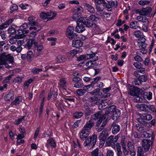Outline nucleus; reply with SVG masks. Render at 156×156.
<instances>
[{
  "label": "nucleus",
  "instance_id": "10",
  "mask_svg": "<svg viewBox=\"0 0 156 156\" xmlns=\"http://www.w3.org/2000/svg\"><path fill=\"white\" fill-rule=\"evenodd\" d=\"M37 42L33 38L29 40L27 42L25 45V47L28 49H30L32 45L33 44L36 45L37 44Z\"/></svg>",
  "mask_w": 156,
  "mask_h": 156
},
{
  "label": "nucleus",
  "instance_id": "29",
  "mask_svg": "<svg viewBox=\"0 0 156 156\" xmlns=\"http://www.w3.org/2000/svg\"><path fill=\"white\" fill-rule=\"evenodd\" d=\"M22 30L21 29H19L16 32L15 34L17 37V38H21L24 37L23 30Z\"/></svg>",
  "mask_w": 156,
  "mask_h": 156
},
{
  "label": "nucleus",
  "instance_id": "17",
  "mask_svg": "<svg viewBox=\"0 0 156 156\" xmlns=\"http://www.w3.org/2000/svg\"><path fill=\"white\" fill-rule=\"evenodd\" d=\"M117 109H116V107L114 105H112L107 108L105 110V113L103 117L107 115L108 114L111 113L112 112H113Z\"/></svg>",
  "mask_w": 156,
  "mask_h": 156
},
{
  "label": "nucleus",
  "instance_id": "27",
  "mask_svg": "<svg viewBox=\"0 0 156 156\" xmlns=\"http://www.w3.org/2000/svg\"><path fill=\"white\" fill-rule=\"evenodd\" d=\"M22 99L21 96L17 97L15 99L14 101L12 102L11 105H18L22 102Z\"/></svg>",
  "mask_w": 156,
  "mask_h": 156
},
{
  "label": "nucleus",
  "instance_id": "26",
  "mask_svg": "<svg viewBox=\"0 0 156 156\" xmlns=\"http://www.w3.org/2000/svg\"><path fill=\"white\" fill-rule=\"evenodd\" d=\"M114 144L113 141V136H111L107 139L105 145L107 146H110L111 145H113Z\"/></svg>",
  "mask_w": 156,
  "mask_h": 156
},
{
  "label": "nucleus",
  "instance_id": "46",
  "mask_svg": "<svg viewBox=\"0 0 156 156\" xmlns=\"http://www.w3.org/2000/svg\"><path fill=\"white\" fill-rule=\"evenodd\" d=\"M34 81V80L31 78L29 79L28 80H27L25 81L24 83L23 86L25 87H28L29 85L32 83Z\"/></svg>",
  "mask_w": 156,
  "mask_h": 156
},
{
  "label": "nucleus",
  "instance_id": "62",
  "mask_svg": "<svg viewBox=\"0 0 156 156\" xmlns=\"http://www.w3.org/2000/svg\"><path fill=\"white\" fill-rule=\"evenodd\" d=\"M80 14H79L78 13H76L73 15L72 18L75 20H78L80 18Z\"/></svg>",
  "mask_w": 156,
  "mask_h": 156
},
{
  "label": "nucleus",
  "instance_id": "14",
  "mask_svg": "<svg viewBox=\"0 0 156 156\" xmlns=\"http://www.w3.org/2000/svg\"><path fill=\"white\" fill-rule=\"evenodd\" d=\"M152 11V9L150 7L143 8L142 9V15L150 16Z\"/></svg>",
  "mask_w": 156,
  "mask_h": 156
},
{
  "label": "nucleus",
  "instance_id": "58",
  "mask_svg": "<svg viewBox=\"0 0 156 156\" xmlns=\"http://www.w3.org/2000/svg\"><path fill=\"white\" fill-rule=\"evenodd\" d=\"M132 84L135 85H140L141 84V82L138 78L136 80L133 81L132 82Z\"/></svg>",
  "mask_w": 156,
  "mask_h": 156
},
{
  "label": "nucleus",
  "instance_id": "48",
  "mask_svg": "<svg viewBox=\"0 0 156 156\" xmlns=\"http://www.w3.org/2000/svg\"><path fill=\"white\" fill-rule=\"evenodd\" d=\"M148 112L149 111L150 112H154L155 107L153 105H147Z\"/></svg>",
  "mask_w": 156,
  "mask_h": 156
},
{
  "label": "nucleus",
  "instance_id": "50",
  "mask_svg": "<svg viewBox=\"0 0 156 156\" xmlns=\"http://www.w3.org/2000/svg\"><path fill=\"white\" fill-rule=\"evenodd\" d=\"M13 74H11L10 75H9L7 77L5 78L4 80L3 81V83H8L9 82V81L10 80L11 78L13 76Z\"/></svg>",
  "mask_w": 156,
  "mask_h": 156
},
{
  "label": "nucleus",
  "instance_id": "59",
  "mask_svg": "<svg viewBox=\"0 0 156 156\" xmlns=\"http://www.w3.org/2000/svg\"><path fill=\"white\" fill-rule=\"evenodd\" d=\"M135 97H136L134 99L135 102L140 103L142 102L143 100L142 98L139 96V95Z\"/></svg>",
  "mask_w": 156,
  "mask_h": 156
},
{
  "label": "nucleus",
  "instance_id": "54",
  "mask_svg": "<svg viewBox=\"0 0 156 156\" xmlns=\"http://www.w3.org/2000/svg\"><path fill=\"white\" fill-rule=\"evenodd\" d=\"M33 57V52L31 51H29L27 54V58L28 61L30 62L31 61V59Z\"/></svg>",
  "mask_w": 156,
  "mask_h": 156
},
{
  "label": "nucleus",
  "instance_id": "47",
  "mask_svg": "<svg viewBox=\"0 0 156 156\" xmlns=\"http://www.w3.org/2000/svg\"><path fill=\"white\" fill-rule=\"evenodd\" d=\"M18 9V7L17 5L15 4H12L10 8V13H12L14 11L17 10Z\"/></svg>",
  "mask_w": 156,
  "mask_h": 156
},
{
  "label": "nucleus",
  "instance_id": "4",
  "mask_svg": "<svg viewBox=\"0 0 156 156\" xmlns=\"http://www.w3.org/2000/svg\"><path fill=\"white\" fill-rule=\"evenodd\" d=\"M41 29V26L31 27L29 28L30 30L29 36L31 37H34L36 36L37 33Z\"/></svg>",
  "mask_w": 156,
  "mask_h": 156
},
{
  "label": "nucleus",
  "instance_id": "1",
  "mask_svg": "<svg viewBox=\"0 0 156 156\" xmlns=\"http://www.w3.org/2000/svg\"><path fill=\"white\" fill-rule=\"evenodd\" d=\"M97 136L95 134L93 135L87 139L84 142L83 145L85 146H88L90 148L94 147L96 144L97 140Z\"/></svg>",
  "mask_w": 156,
  "mask_h": 156
},
{
  "label": "nucleus",
  "instance_id": "55",
  "mask_svg": "<svg viewBox=\"0 0 156 156\" xmlns=\"http://www.w3.org/2000/svg\"><path fill=\"white\" fill-rule=\"evenodd\" d=\"M108 4L110 6V8H111L112 7H116L117 5V3L116 1H110L108 2Z\"/></svg>",
  "mask_w": 156,
  "mask_h": 156
},
{
  "label": "nucleus",
  "instance_id": "60",
  "mask_svg": "<svg viewBox=\"0 0 156 156\" xmlns=\"http://www.w3.org/2000/svg\"><path fill=\"white\" fill-rule=\"evenodd\" d=\"M24 116H23L22 118H20L17 120H16L14 122V124L15 125H18L20 124L22 121L24 119Z\"/></svg>",
  "mask_w": 156,
  "mask_h": 156
},
{
  "label": "nucleus",
  "instance_id": "42",
  "mask_svg": "<svg viewBox=\"0 0 156 156\" xmlns=\"http://www.w3.org/2000/svg\"><path fill=\"white\" fill-rule=\"evenodd\" d=\"M93 61H92V59H91L90 61L89 62H88L86 64V66L87 67V69H88L91 68H92L94 67V63L92 62Z\"/></svg>",
  "mask_w": 156,
  "mask_h": 156
},
{
  "label": "nucleus",
  "instance_id": "12",
  "mask_svg": "<svg viewBox=\"0 0 156 156\" xmlns=\"http://www.w3.org/2000/svg\"><path fill=\"white\" fill-rule=\"evenodd\" d=\"M85 28L83 26V23L82 22L77 23V25L75 28V31L77 33H80L85 30Z\"/></svg>",
  "mask_w": 156,
  "mask_h": 156
},
{
  "label": "nucleus",
  "instance_id": "49",
  "mask_svg": "<svg viewBox=\"0 0 156 156\" xmlns=\"http://www.w3.org/2000/svg\"><path fill=\"white\" fill-rule=\"evenodd\" d=\"M134 34L136 37L140 38L142 37V33L140 30H136L134 32Z\"/></svg>",
  "mask_w": 156,
  "mask_h": 156
},
{
  "label": "nucleus",
  "instance_id": "40",
  "mask_svg": "<svg viewBox=\"0 0 156 156\" xmlns=\"http://www.w3.org/2000/svg\"><path fill=\"white\" fill-rule=\"evenodd\" d=\"M60 85L62 87L65 88L66 87V82L64 78L61 79L59 80Z\"/></svg>",
  "mask_w": 156,
  "mask_h": 156
},
{
  "label": "nucleus",
  "instance_id": "8",
  "mask_svg": "<svg viewBox=\"0 0 156 156\" xmlns=\"http://www.w3.org/2000/svg\"><path fill=\"white\" fill-rule=\"evenodd\" d=\"M97 3L96 7L97 9L100 11H102L105 9L104 0H94Z\"/></svg>",
  "mask_w": 156,
  "mask_h": 156
},
{
  "label": "nucleus",
  "instance_id": "11",
  "mask_svg": "<svg viewBox=\"0 0 156 156\" xmlns=\"http://www.w3.org/2000/svg\"><path fill=\"white\" fill-rule=\"evenodd\" d=\"M90 105L87 102L85 103L83 106L85 110L84 112L86 116H88L90 115L91 113V111L89 108Z\"/></svg>",
  "mask_w": 156,
  "mask_h": 156
},
{
  "label": "nucleus",
  "instance_id": "61",
  "mask_svg": "<svg viewBox=\"0 0 156 156\" xmlns=\"http://www.w3.org/2000/svg\"><path fill=\"white\" fill-rule=\"evenodd\" d=\"M107 135L100 134L99 136V140L105 141L106 139Z\"/></svg>",
  "mask_w": 156,
  "mask_h": 156
},
{
  "label": "nucleus",
  "instance_id": "16",
  "mask_svg": "<svg viewBox=\"0 0 156 156\" xmlns=\"http://www.w3.org/2000/svg\"><path fill=\"white\" fill-rule=\"evenodd\" d=\"M46 145L47 147L50 146L53 148H55L56 146V144L53 138L51 137L47 140Z\"/></svg>",
  "mask_w": 156,
  "mask_h": 156
},
{
  "label": "nucleus",
  "instance_id": "24",
  "mask_svg": "<svg viewBox=\"0 0 156 156\" xmlns=\"http://www.w3.org/2000/svg\"><path fill=\"white\" fill-rule=\"evenodd\" d=\"M84 5L88 11L90 13H93L95 12V10L94 9L92 5L87 3H85Z\"/></svg>",
  "mask_w": 156,
  "mask_h": 156
},
{
  "label": "nucleus",
  "instance_id": "33",
  "mask_svg": "<svg viewBox=\"0 0 156 156\" xmlns=\"http://www.w3.org/2000/svg\"><path fill=\"white\" fill-rule=\"evenodd\" d=\"M143 98L145 99H147L148 100H150L152 98V93L149 92L148 93L145 92L144 93Z\"/></svg>",
  "mask_w": 156,
  "mask_h": 156
},
{
  "label": "nucleus",
  "instance_id": "15",
  "mask_svg": "<svg viewBox=\"0 0 156 156\" xmlns=\"http://www.w3.org/2000/svg\"><path fill=\"white\" fill-rule=\"evenodd\" d=\"M28 25L31 27L41 26L39 25L38 23L35 21V18L34 16H30L28 17Z\"/></svg>",
  "mask_w": 156,
  "mask_h": 156
},
{
  "label": "nucleus",
  "instance_id": "6",
  "mask_svg": "<svg viewBox=\"0 0 156 156\" xmlns=\"http://www.w3.org/2000/svg\"><path fill=\"white\" fill-rule=\"evenodd\" d=\"M81 18V20L82 21V22L83 23V25H85L86 27H90L93 26L94 27H97L96 24L93 23L91 21L86 17H82Z\"/></svg>",
  "mask_w": 156,
  "mask_h": 156
},
{
  "label": "nucleus",
  "instance_id": "34",
  "mask_svg": "<svg viewBox=\"0 0 156 156\" xmlns=\"http://www.w3.org/2000/svg\"><path fill=\"white\" fill-rule=\"evenodd\" d=\"M116 150L117 151V155L118 156H122V152L121 150V147L119 143H117L116 145Z\"/></svg>",
  "mask_w": 156,
  "mask_h": 156
},
{
  "label": "nucleus",
  "instance_id": "51",
  "mask_svg": "<svg viewBox=\"0 0 156 156\" xmlns=\"http://www.w3.org/2000/svg\"><path fill=\"white\" fill-rule=\"evenodd\" d=\"M83 84L81 81L76 83L74 85V87L76 88H79L83 87Z\"/></svg>",
  "mask_w": 156,
  "mask_h": 156
},
{
  "label": "nucleus",
  "instance_id": "30",
  "mask_svg": "<svg viewBox=\"0 0 156 156\" xmlns=\"http://www.w3.org/2000/svg\"><path fill=\"white\" fill-rule=\"evenodd\" d=\"M90 94L93 95H101L102 93L100 91V90L98 88L96 89L91 92Z\"/></svg>",
  "mask_w": 156,
  "mask_h": 156
},
{
  "label": "nucleus",
  "instance_id": "36",
  "mask_svg": "<svg viewBox=\"0 0 156 156\" xmlns=\"http://www.w3.org/2000/svg\"><path fill=\"white\" fill-rule=\"evenodd\" d=\"M138 23L137 21H134L131 22L129 24V27L131 28L136 29L138 27Z\"/></svg>",
  "mask_w": 156,
  "mask_h": 156
},
{
  "label": "nucleus",
  "instance_id": "18",
  "mask_svg": "<svg viewBox=\"0 0 156 156\" xmlns=\"http://www.w3.org/2000/svg\"><path fill=\"white\" fill-rule=\"evenodd\" d=\"M83 44V42L80 40H74L72 41V45L73 47L78 48L81 47Z\"/></svg>",
  "mask_w": 156,
  "mask_h": 156
},
{
  "label": "nucleus",
  "instance_id": "39",
  "mask_svg": "<svg viewBox=\"0 0 156 156\" xmlns=\"http://www.w3.org/2000/svg\"><path fill=\"white\" fill-rule=\"evenodd\" d=\"M86 90L85 89H79L77 90L76 93L80 96L83 95L86 92Z\"/></svg>",
  "mask_w": 156,
  "mask_h": 156
},
{
  "label": "nucleus",
  "instance_id": "9",
  "mask_svg": "<svg viewBox=\"0 0 156 156\" xmlns=\"http://www.w3.org/2000/svg\"><path fill=\"white\" fill-rule=\"evenodd\" d=\"M89 135V131L87 129L83 128L80 134V138L82 140H84Z\"/></svg>",
  "mask_w": 156,
  "mask_h": 156
},
{
  "label": "nucleus",
  "instance_id": "53",
  "mask_svg": "<svg viewBox=\"0 0 156 156\" xmlns=\"http://www.w3.org/2000/svg\"><path fill=\"white\" fill-rule=\"evenodd\" d=\"M98 108V109L100 110L104 109H106V108H107L105 103L103 102L99 104Z\"/></svg>",
  "mask_w": 156,
  "mask_h": 156
},
{
  "label": "nucleus",
  "instance_id": "32",
  "mask_svg": "<svg viewBox=\"0 0 156 156\" xmlns=\"http://www.w3.org/2000/svg\"><path fill=\"white\" fill-rule=\"evenodd\" d=\"M138 108L141 111L145 112H148L147 105L145 104H142L139 105Z\"/></svg>",
  "mask_w": 156,
  "mask_h": 156
},
{
  "label": "nucleus",
  "instance_id": "41",
  "mask_svg": "<svg viewBox=\"0 0 156 156\" xmlns=\"http://www.w3.org/2000/svg\"><path fill=\"white\" fill-rule=\"evenodd\" d=\"M137 155H145L144 154V152H146L144 151V150L141 147H139L137 148Z\"/></svg>",
  "mask_w": 156,
  "mask_h": 156
},
{
  "label": "nucleus",
  "instance_id": "13",
  "mask_svg": "<svg viewBox=\"0 0 156 156\" xmlns=\"http://www.w3.org/2000/svg\"><path fill=\"white\" fill-rule=\"evenodd\" d=\"M102 115L101 111H99L96 112L95 114L92 115L91 116V118L92 120H96L98 119H101L104 118V119H105L106 117Z\"/></svg>",
  "mask_w": 156,
  "mask_h": 156
},
{
  "label": "nucleus",
  "instance_id": "25",
  "mask_svg": "<svg viewBox=\"0 0 156 156\" xmlns=\"http://www.w3.org/2000/svg\"><path fill=\"white\" fill-rule=\"evenodd\" d=\"M46 14L48 20H51L53 19L57 15L56 12L52 11L47 12Z\"/></svg>",
  "mask_w": 156,
  "mask_h": 156
},
{
  "label": "nucleus",
  "instance_id": "44",
  "mask_svg": "<svg viewBox=\"0 0 156 156\" xmlns=\"http://www.w3.org/2000/svg\"><path fill=\"white\" fill-rule=\"evenodd\" d=\"M138 79L142 82H145L147 80V76L146 75H142L140 76Z\"/></svg>",
  "mask_w": 156,
  "mask_h": 156
},
{
  "label": "nucleus",
  "instance_id": "57",
  "mask_svg": "<svg viewBox=\"0 0 156 156\" xmlns=\"http://www.w3.org/2000/svg\"><path fill=\"white\" fill-rule=\"evenodd\" d=\"M6 63V62L3 58V56L2 55L0 57V65H5Z\"/></svg>",
  "mask_w": 156,
  "mask_h": 156
},
{
  "label": "nucleus",
  "instance_id": "22",
  "mask_svg": "<svg viewBox=\"0 0 156 156\" xmlns=\"http://www.w3.org/2000/svg\"><path fill=\"white\" fill-rule=\"evenodd\" d=\"M94 124V122L92 120H90L86 122L83 128L89 130L93 127Z\"/></svg>",
  "mask_w": 156,
  "mask_h": 156
},
{
  "label": "nucleus",
  "instance_id": "43",
  "mask_svg": "<svg viewBox=\"0 0 156 156\" xmlns=\"http://www.w3.org/2000/svg\"><path fill=\"white\" fill-rule=\"evenodd\" d=\"M23 78L24 76H17L15 78L14 81L16 83H20Z\"/></svg>",
  "mask_w": 156,
  "mask_h": 156
},
{
  "label": "nucleus",
  "instance_id": "28",
  "mask_svg": "<svg viewBox=\"0 0 156 156\" xmlns=\"http://www.w3.org/2000/svg\"><path fill=\"white\" fill-rule=\"evenodd\" d=\"M36 45H35L37 48V49L35 51V52L36 53V55L37 56L39 55L41 53V50L43 48V46L42 44H38L37 42Z\"/></svg>",
  "mask_w": 156,
  "mask_h": 156
},
{
  "label": "nucleus",
  "instance_id": "31",
  "mask_svg": "<svg viewBox=\"0 0 156 156\" xmlns=\"http://www.w3.org/2000/svg\"><path fill=\"white\" fill-rule=\"evenodd\" d=\"M140 117L144 119L147 120H150L152 118V116L151 115L145 113L140 115Z\"/></svg>",
  "mask_w": 156,
  "mask_h": 156
},
{
  "label": "nucleus",
  "instance_id": "3",
  "mask_svg": "<svg viewBox=\"0 0 156 156\" xmlns=\"http://www.w3.org/2000/svg\"><path fill=\"white\" fill-rule=\"evenodd\" d=\"M153 140L150 139H144L142 140V146L145 152L148 151L152 146Z\"/></svg>",
  "mask_w": 156,
  "mask_h": 156
},
{
  "label": "nucleus",
  "instance_id": "38",
  "mask_svg": "<svg viewBox=\"0 0 156 156\" xmlns=\"http://www.w3.org/2000/svg\"><path fill=\"white\" fill-rule=\"evenodd\" d=\"M122 152L123 154L125 156L128 155L129 151L126 148V145L125 144L122 145Z\"/></svg>",
  "mask_w": 156,
  "mask_h": 156
},
{
  "label": "nucleus",
  "instance_id": "52",
  "mask_svg": "<svg viewBox=\"0 0 156 156\" xmlns=\"http://www.w3.org/2000/svg\"><path fill=\"white\" fill-rule=\"evenodd\" d=\"M42 71V69H39L36 67L34 68L32 70V72L34 74L38 73L40 71Z\"/></svg>",
  "mask_w": 156,
  "mask_h": 156
},
{
  "label": "nucleus",
  "instance_id": "37",
  "mask_svg": "<svg viewBox=\"0 0 156 156\" xmlns=\"http://www.w3.org/2000/svg\"><path fill=\"white\" fill-rule=\"evenodd\" d=\"M83 115V113L82 112H76L73 114V116L76 119L80 118Z\"/></svg>",
  "mask_w": 156,
  "mask_h": 156
},
{
  "label": "nucleus",
  "instance_id": "21",
  "mask_svg": "<svg viewBox=\"0 0 156 156\" xmlns=\"http://www.w3.org/2000/svg\"><path fill=\"white\" fill-rule=\"evenodd\" d=\"M121 115L120 111L119 109H116L113 113L112 115V119L114 120H116Z\"/></svg>",
  "mask_w": 156,
  "mask_h": 156
},
{
  "label": "nucleus",
  "instance_id": "20",
  "mask_svg": "<svg viewBox=\"0 0 156 156\" xmlns=\"http://www.w3.org/2000/svg\"><path fill=\"white\" fill-rule=\"evenodd\" d=\"M2 55L7 62H9L10 63H12L13 62V57L11 56L10 54H6L5 53H3Z\"/></svg>",
  "mask_w": 156,
  "mask_h": 156
},
{
  "label": "nucleus",
  "instance_id": "64",
  "mask_svg": "<svg viewBox=\"0 0 156 156\" xmlns=\"http://www.w3.org/2000/svg\"><path fill=\"white\" fill-rule=\"evenodd\" d=\"M114 152L111 150H108L107 151L106 156H113Z\"/></svg>",
  "mask_w": 156,
  "mask_h": 156
},
{
  "label": "nucleus",
  "instance_id": "2",
  "mask_svg": "<svg viewBox=\"0 0 156 156\" xmlns=\"http://www.w3.org/2000/svg\"><path fill=\"white\" fill-rule=\"evenodd\" d=\"M91 59L93 61H95L98 59V57L94 53L91 54H87L85 55H81L77 58V61H80L83 60Z\"/></svg>",
  "mask_w": 156,
  "mask_h": 156
},
{
  "label": "nucleus",
  "instance_id": "35",
  "mask_svg": "<svg viewBox=\"0 0 156 156\" xmlns=\"http://www.w3.org/2000/svg\"><path fill=\"white\" fill-rule=\"evenodd\" d=\"M57 61L62 62L66 61L67 60V58L64 56L59 55L57 57Z\"/></svg>",
  "mask_w": 156,
  "mask_h": 156
},
{
  "label": "nucleus",
  "instance_id": "63",
  "mask_svg": "<svg viewBox=\"0 0 156 156\" xmlns=\"http://www.w3.org/2000/svg\"><path fill=\"white\" fill-rule=\"evenodd\" d=\"M91 154L92 156H98V149H96L94 150L92 152Z\"/></svg>",
  "mask_w": 156,
  "mask_h": 156
},
{
  "label": "nucleus",
  "instance_id": "5",
  "mask_svg": "<svg viewBox=\"0 0 156 156\" xmlns=\"http://www.w3.org/2000/svg\"><path fill=\"white\" fill-rule=\"evenodd\" d=\"M143 92L144 91L143 90L137 87H135L133 89L130 90L129 94L131 96H136L140 94H142Z\"/></svg>",
  "mask_w": 156,
  "mask_h": 156
},
{
  "label": "nucleus",
  "instance_id": "45",
  "mask_svg": "<svg viewBox=\"0 0 156 156\" xmlns=\"http://www.w3.org/2000/svg\"><path fill=\"white\" fill-rule=\"evenodd\" d=\"M127 147L129 151H131L133 150L134 146L132 142L130 141H128L127 143Z\"/></svg>",
  "mask_w": 156,
  "mask_h": 156
},
{
  "label": "nucleus",
  "instance_id": "56",
  "mask_svg": "<svg viewBox=\"0 0 156 156\" xmlns=\"http://www.w3.org/2000/svg\"><path fill=\"white\" fill-rule=\"evenodd\" d=\"M150 3V1H143L141 0L139 2L138 4L141 5H147L149 4Z\"/></svg>",
  "mask_w": 156,
  "mask_h": 156
},
{
  "label": "nucleus",
  "instance_id": "7",
  "mask_svg": "<svg viewBox=\"0 0 156 156\" xmlns=\"http://www.w3.org/2000/svg\"><path fill=\"white\" fill-rule=\"evenodd\" d=\"M74 27L71 26H69L66 30V35L69 38L72 39L74 38L75 34L74 33Z\"/></svg>",
  "mask_w": 156,
  "mask_h": 156
},
{
  "label": "nucleus",
  "instance_id": "19",
  "mask_svg": "<svg viewBox=\"0 0 156 156\" xmlns=\"http://www.w3.org/2000/svg\"><path fill=\"white\" fill-rule=\"evenodd\" d=\"M111 126H113L112 133L113 134H115L119 132L120 130V126L119 125L116 124L115 122H113Z\"/></svg>",
  "mask_w": 156,
  "mask_h": 156
},
{
  "label": "nucleus",
  "instance_id": "23",
  "mask_svg": "<svg viewBox=\"0 0 156 156\" xmlns=\"http://www.w3.org/2000/svg\"><path fill=\"white\" fill-rule=\"evenodd\" d=\"M14 98V95L12 91L9 92L8 94L5 95L4 99L5 101H11Z\"/></svg>",
  "mask_w": 156,
  "mask_h": 156
}]
</instances>
